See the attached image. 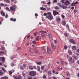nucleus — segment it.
Here are the masks:
<instances>
[{
  "instance_id": "obj_52",
  "label": "nucleus",
  "mask_w": 79,
  "mask_h": 79,
  "mask_svg": "<svg viewBox=\"0 0 79 79\" xmlns=\"http://www.w3.org/2000/svg\"><path fill=\"white\" fill-rule=\"evenodd\" d=\"M12 73H13V72H11V71H9V74H10L11 75V74H12Z\"/></svg>"
},
{
  "instance_id": "obj_54",
  "label": "nucleus",
  "mask_w": 79,
  "mask_h": 79,
  "mask_svg": "<svg viewBox=\"0 0 79 79\" xmlns=\"http://www.w3.org/2000/svg\"><path fill=\"white\" fill-rule=\"evenodd\" d=\"M53 2L54 3H57V2H58V1H57V0H54Z\"/></svg>"
},
{
  "instance_id": "obj_47",
  "label": "nucleus",
  "mask_w": 79,
  "mask_h": 79,
  "mask_svg": "<svg viewBox=\"0 0 79 79\" xmlns=\"http://www.w3.org/2000/svg\"><path fill=\"white\" fill-rule=\"evenodd\" d=\"M66 48H67V46H66V45H65L64 46V49H65V50H66Z\"/></svg>"
},
{
  "instance_id": "obj_5",
  "label": "nucleus",
  "mask_w": 79,
  "mask_h": 79,
  "mask_svg": "<svg viewBox=\"0 0 79 79\" xmlns=\"http://www.w3.org/2000/svg\"><path fill=\"white\" fill-rule=\"evenodd\" d=\"M70 3V2L68 0H66L64 2V4L66 6H69Z\"/></svg>"
},
{
  "instance_id": "obj_4",
  "label": "nucleus",
  "mask_w": 79,
  "mask_h": 79,
  "mask_svg": "<svg viewBox=\"0 0 79 79\" xmlns=\"http://www.w3.org/2000/svg\"><path fill=\"white\" fill-rule=\"evenodd\" d=\"M46 18L47 19H49V20H51V19H53V16L52 15H50L47 16L46 17Z\"/></svg>"
},
{
  "instance_id": "obj_53",
  "label": "nucleus",
  "mask_w": 79,
  "mask_h": 79,
  "mask_svg": "<svg viewBox=\"0 0 79 79\" xmlns=\"http://www.w3.org/2000/svg\"><path fill=\"white\" fill-rule=\"evenodd\" d=\"M61 2L62 4L64 3V0H61Z\"/></svg>"
},
{
  "instance_id": "obj_2",
  "label": "nucleus",
  "mask_w": 79,
  "mask_h": 79,
  "mask_svg": "<svg viewBox=\"0 0 79 79\" xmlns=\"http://www.w3.org/2000/svg\"><path fill=\"white\" fill-rule=\"evenodd\" d=\"M69 61L70 63H74V60L73 59V58L71 57H69Z\"/></svg>"
},
{
  "instance_id": "obj_16",
  "label": "nucleus",
  "mask_w": 79,
  "mask_h": 79,
  "mask_svg": "<svg viewBox=\"0 0 79 79\" xmlns=\"http://www.w3.org/2000/svg\"><path fill=\"white\" fill-rule=\"evenodd\" d=\"M72 50H76V47L75 46H73L72 47Z\"/></svg>"
},
{
  "instance_id": "obj_30",
  "label": "nucleus",
  "mask_w": 79,
  "mask_h": 79,
  "mask_svg": "<svg viewBox=\"0 0 79 79\" xmlns=\"http://www.w3.org/2000/svg\"><path fill=\"white\" fill-rule=\"evenodd\" d=\"M62 24L64 26H65L66 25V22L65 21H63L62 22Z\"/></svg>"
},
{
  "instance_id": "obj_38",
  "label": "nucleus",
  "mask_w": 79,
  "mask_h": 79,
  "mask_svg": "<svg viewBox=\"0 0 79 79\" xmlns=\"http://www.w3.org/2000/svg\"><path fill=\"white\" fill-rule=\"evenodd\" d=\"M37 70L38 71H40V67H37Z\"/></svg>"
},
{
  "instance_id": "obj_36",
  "label": "nucleus",
  "mask_w": 79,
  "mask_h": 79,
  "mask_svg": "<svg viewBox=\"0 0 79 79\" xmlns=\"http://www.w3.org/2000/svg\"><path fill=\"white\" fill-rule=\"evenodd\" d=\"M32 44H36L37 43V42L35 41L34 40L32 41Z\"/></svg>"
},
{
  "instance_id": "obj_24",
  "label": "nucleus",
  "mask_w": 79,
  "mask_h": 79,
  "mask_svg": "<svg viewBox=\"0 0 79 79\" xmlns=\"http://www.w3.org/2000/svg\"><path fill=\"white\" fill-rule=\"evenodd\" d=\"M48 37L50 39H52V34H48Z\"/></svg>"
},
{
  "instance_id": "obj_10",
  "label": "nucleus",
  "mask_w": 79,
  "mask_h": 79,
  "mask_svg": "<svg viewBox=\"0 0 79 79\" xmlns=\"http://www.w3.org/2000/svg\"><path fill=\"white\" fill-rule=\"evenodd\" d=\"M51 46L52 47V48L53 50H56V47L55 46H54V45H53L52 44H51Z\"/></svg>"
},
{
  "instance_id": "obj_8",
  "label": "nucleus",
  "mask_w": 79,
  "mask_h": 79,
  "mask_svg": "<svg viewBox=\"0 0 79 79\" xmlns=\"http://www.w3.org/2000/svg\"><path fill=\"white\" fill-rule=\"evenodd\" d=\"M78 4V2L76 1L75 2H73L71 4H70V6H75L76 5H77Z\"/></svg>"
},
{
  "instance_id": "obj_6",
  "label": "nucleus",
  "mask_w": 79,
  "mask_h": 79,
  "mask_svg": "<svg viewBox=\"0 0 79 79\" xmlns=\"http://www.w3.org/2000/svg\"><path fill=\"white\" fill-rule=\"evenodd\" d=\"M69 42H71L72 44H73L74 45H76V41H75L73 39H70L69 40Z\"/></svg>"
},
{
  "instance_id": "obj_11",
  "label": "nucleus",
  "mask_w": 79,
  "mask_h": 79,
  "mask_svg": "<svg viewBox=\"0 0 79 79\" xmlns=\"http://www.w3.org/2000/svg\"><path fill=\"white\" fill-rule=\"evenodd\" d=\"M42 52H43V53H42L43 54H45V47H43L42 48Z\"/></svg>"
},
{
  "instance_id": "obj_43",
  "label": "nucleus",
  "mask_w": 79,
  "mask_h": 79,
  "mask_svg": "<svg viewBox=\"0 0 79 79\" xmlns=\"http://www.w3.org/2000/svg\"><path fill=\"white\" fill-rule=\"evenodd\" d=\"M44 72H47V71H48V69H45L44 70Z\"/></svg>"
},
{
  "instance_id": "obj_22",
  "label": "nucleus",
  "mask_w": 79,
  "mask_h": 79,
  "mask_svg": "<svg viewBox=\"0 0 79 79\" xmlns=\"http://www.w3.org/2000/svg\"><path fill=\"white\" fill-rule=\"evenodd\" d=\"M56 20L57 21L60 22V21H61V19H60V18H56Z\"/></svg>"
},
{
  "instance_id": "obj_56",
  "label": "nucleus",
  "mask_w": 79,
  "mask_h": 79,
  "mask_svg": "<svg viewBox=\"0 0 79 79\" xmlns=\"http://www.w3.org/2000/svg\"><path fill=\"white\" fill-rule=\"evenodd\" d=\"M8 15L7 14H6V16H5V18H8Z\"/></svg>"
},
{
  "instance_id": "obj_1",
  "label": "nucleus",
  "mask_w": 79,
  "mask_h": 79,
  "mask_svg": "<svg viewBox=\"0 0 79 79\" xmlns=\"http://www.w3.org/2000/svg\"><path fill=\"white\" fill-rule=\"evenodd\" d=\"M29 74L30 76L34 77L37 75V72L34 71H31L29 72Z\"/></svg>"
},
{
  "instance_id": "obj_13",
  "label": "nucleus",
  "mask_w": 79,
  "mask_h": 79,
  "mask_svg": "<svg viewBox=\"0 0 79 79\" xmlns=\"http://www.w3.org/2000/svg\"><path fill=\"white\" fill-rule=\"evenodd\" d=\"M1 14L2 16H5V13L3 11H2L1 12Z\"/></svg>"
},
{
  "instance_id": "obj_17",
  "label": "nucleus",
  "mask_w": 79,
  "mask_h": 79,
  "mask_svg": "<svg viewBox=\"0 0 79 79\" xmlns=\"http://www.w3.org/2000/svg\"><path fill=\"white\" fill-rule=\"evenodd\" d=\"M2 63H3L5 62V58L4 57H2Z\"/></svg>"
},
{
  "instance_id": "obj_42",
  "label": "nucleus",
  "mask_w": 79,
  "mask_h": 79,
  "mask_svg": "<svg viewBox=\"0 0 79 79\" xmlns=\"http://www.w3.org/2000/svg\"><path fill=\"white\" fill-rule=\"evenodd\" d=\"M47 15H52V13L50 12H49L47 13Z\"/></svg>"
},
{
  "instance_id": "obj_12",
  "label": "nucleus",
  "mask_w": 79,
  "mask_h": 79,
  "mask_svg": "<svg viewBox=\"0 0 79 79\" xmlns=\"http://www.w3.org/2000/svg\"><path fill=\"white\" fill-rule=\"evenodd\" d=\"M0 79H8V77L6 76H4L2 77Z\"/></svg>"
},
{
  "instance_id": "obj_61",
  "label": "nucleus",
  "mask_w": 79,
  "mask_h": 79,
  "mask_svg": "<svg viewBox=\"0 0 79 79\" xmlns=\"http://www.w3.org/2000/svg\"><path fill=\"white\" fill-rule=\"evenodd\" d=\"M28 79H32V77H28Z\"/></svg>"
},
{
  "instance_id": "obj_62",
  "label": "nucleus",
  "mask_w": 79,
  "mask_h": 79,
  "mask_svg": "<svg viewBox=\"0 0 79 79\" xmlns=\"http://www.w3.org/2000/svg\"><path fill=\"white\" fill-rule=\"evenodd\" d=\"M33 34L35 36H36L37 35V33H34Z\"/></svg>"
},
{
  "instance_id": "obj_34",
  "label": "nucleus",
  "mask_w": 79,
  "mask_h": 79,
  "mask_svg": "<svg viewBox=\"0 0 79 79\" xmlns=\"http://www.w3.org/2000/svg\"><path fill=\"white\" fill-rule=\"evenodd\" d=\"M3 73L1 72V71H0V76H3Z\"/></svg>"
},
{
  "instance_id": "obj_25",
  "label": "nucleus",
  "mask_w": 79,
  "mask_h": 79,
  "mask_svg": "<svg viewBox=\"0 0 79 79\" xmlns=\"http://www.w3.org/2000/svg\"><path fill=\"white\" fill-rule=\"evenodd\" d=\"M73 58L74 60H77V56H73Z\"/></svg>"
},
{
  "instance_id": "obj_60",
  "label": "nucleus",
  "mask_w": 79,
  "mask_h": 79,
  "mask_svg": "<svg viewBox=\"0 0 79 79\" xmlns=\"http://www.w3.org/2000/svg\"><path fill=\"white\" fill-rule=\"evenodd\" d=\"M11 66H15V64H13V63H12L11 64Z\"/></svg>"
},
{
  "instance_id": "obj_9",
  "label": "nucleus",
  "mask_w": 79,
  "mask_h": 79,
  "mask_svg": "<svg viewBox=\"0 0 79 79\" xmlns=\"http://www.w3.org/2000/svg\"><path fill=\"white\" fill-rule=\"evenodd\" d=\"M59 13L56 11V10H53V14L54 16H56V15H58Z\"/></svg>"
},
{
  "instance_id": "obj_7",
  "label": "nucleus",
  "mask_w": 79,
  "mask_h": 79,
  "mask_svg": "<svg viewBox=\"0 0 79 79\" xmlns=\"http://www.w3.org/2000/svg\"><path fill=\"white\" fill-rule=\"evenodd\" d=\"M47 52L49 54H51V53H52V51H51V50L49 47H47Z\"/></svg>"
},
{
  "instance_id": "obj_41",
  "label": "nucleus",
  "mask_w": 79,
  "mask_h": 79,
  "mask_svg": "<svg viewBox=\"0 0 79 79\" xmlns=\"http://www.w3.org/2000/svg\"><path fill=\"white\" fill-rule=\"evenodd\" d=\"M6 10H8L9 11H10V9L8 7H6Z\"/></svg>"
},
{
  "instance_id": "obj_21",
  "label": "nucleus",
  "mask_w": 79,
  "mask_h": 79,
  "mask_svg": "<svg viewBox=\"0 0 79 79\" xmlns=\"http://www.w3.org/2000/svg\"><path fill=\"white\" fill-rule=\"evenodd\" d=\"M62 8L63 9H67L68 8V7L66 6H62Z\"/></svg>"
},
{
  "instance_id": "obj_26",
  "label": "nucleus",
  "mask_w": 79,
  "mask_h": 79,
  "mask_svg": "<svg viewBox=\"0 0 79 79\" xmlns=\"http://www.w3.org/2000/svg\"><path fill=\"white\" fill-rule=\"evenodd\" d=\"M43 79H46L47 77H46V75H45V74L43 75Z\"/></svg>"
},
{
  "instance_id": "obj_31",
  "label": "nucleus",
  "mask_w": 79,
  "mask_h": 79,
  "mask_svg": "<svg viewBox=\"0 0 79 79\" xmlns=\"http://www.w3.org/2000/svg\"><path fill=\"white\" fill-rule=\"evenodd\" d=\"M4 1H5V2H8V3H10V1L9 0H4Z\"/></svg>"
},
{
  "instance_id": "obj_18",
  "label": "nucleus",
  "mask_w": 79,
  "mask_h": 79,
  "mask_svg": "<svg viewBox=\"0 0 79 79\" xmlns=\"http://www.w3.org/2000/svg\"><path fill=\"white\" fill-rule=\"evenodd\" d=\"M2 69V70L3 71V73H6V70H5V68H4L3 67H2L1 68Z\"/></svg>"
},
{
  "instance_id": "obj_63",
  "label": "nucleus",
  "mask_w": 79,
  "mask_h": 79,
  "mask_svg": "<svg viewBox=\"0 0 79 79\" xmlns=\"http://www.w3.org/2000/svg\"><path fill=\"white\" fill-rule=\"evenodd\" d=\"M71 9L72 10H74V6L72 7Z\"/></svg>"
},
{
  "instance_id": "obj_44",
  "label": "nucleus",
  "mask_w": 79,
  "mask_h": 79,
  "mask_svg": "<svg viewBox=\"0 0 79 79\" xmlns=\"http://www.w3.org/2000/svg\"><path fill=\"white\" fill-rule=\"evenodd\" d=\"M55 9H56V10H59V8L58 6H56L55 7Z\"/></svg>"
},
{
  "instance_id": "obj_40",
  "label": "nucleus",
  "mask_w": 79,
  "mask_h": 79,
  "mask_svg": "<svg viewBox=\"0 0 79 79\" xmlns=\"http://www.w3.org/2000/svg\"><path fill=\"white\" fill-rule=\"evenodd\" d=\"M39 36H37L36 38H35V39L37 41H38V40H39Z\"/></svg>"
},
{
  "instance_id": "obj_50",
  "label": "nucleus",
  "mask_w": 79,
  "mask_h": 79,
  "mask_svg": "<svg viewBox=\"0 0 79 79\" xmlns=\"http://www.w3.org/2000/svg\"><path fill=\"white\" fill-rule=\"evenodd\" d=\"M54 43H55V44H56V43H57V42H58V41H57V40H54Z\"/></svg>"
},
{
  "instance_id": "obj_35",
  "label": "nucleus",
  "mask_w": 79,
  "mask_h": 79,
  "mask_svg": "<svg viewBox=\"0 0 79 79\" xmlns=\"http://www.w3.org/2000/svg\"><path fill=\"white\" fill-rule=\"evenodd\" d=\"M23 68H26L27 66H26V64H23Z\"/></svg>"
},
{
  "instance_id": "obj_64",
  "label": "nucleus",
  "mask_w": 79,
  "mask_h": 79,
  "mask_svg": "<svg viewBox=\"0 0 79 79\" xmlns=\"http://www.w3.org/2000/svg\"><path fill=\"white\" fill-rule=\"evenodd\" d=\"M76 51L77 52H78V53H79V49H77Z\"/></svg>"
},
{
  "instance_id": "obj_27",
  "label": "nucleus",
  "mask_w": 79,
  "mask_h": 79,
  "mask_svg": "<svg viewBox=\"0 0 79 79\" xmlns=\"http://www.w3.org/2000/svg\"><path fill=\"white\" fill-rule=\"evenodd\" d=\"M41 36L42 38H44V37H45V34H44V33H42L41 34Z\"/></svg>"
},
{
  "instance_id": "obj_3",
  "label": "nucleus",
  "mask_w": 79,
  "mask_h": 79,
  "mask_svg": "<svg viewBox=\"0 0 79 79\" xmlns=\"http://www.w3.org/2000/svg\"><path fill=\"white\" fill-rule=\"evenodd\" d=\"M16 7V6L15 5H13L12 6H11L10 7V9L11 11H15V8Z\"/></svg>"
},
{
  "instance_id": "obj_23",
  "label": "nucleus",
  "mask_w": 79,
  "mask_h": 79,
  "mask_svg": "<svg viewBox=\"0 0 79 79\" xmlns=\"http://www.w3.org/2000/svg\"><path fill=\"white\" fill-rule=\"evenodd\" d=\"M48 75H50V76H51L52 75V71H49L48 72Z\"/></svg>"
},
{
  "instance_id": "obj_32",
  "label": "nucleus",
  "mask_w": 79,
  "mask_h": 79,
  "mask_svg": "<svg viewBox=\"0 0 79 79\" xmlns=\"http://www.w3.org/2000/svg\"><path fill=\"white\" fill-rule=\"evenodd\" d=\"M40 32L43 33H47V32L46 31H40Z\"/></svg>"
},
{
  "instance_id": "obj_14",
  "label": "nucleus",
  "mask_w": 79,
  "mask_h": 79,
  "mask_svg": "<svg viewBox=\"0 0 79 79\" xmlns=\"http://www.w3.org/2000/svg\"><path fill=\"white\" fill-rule=\"evenodd\" d=\"M10 20L11 21H14V22H15L16 21V19H14L13 18H11L10 19Z\"/></svg>"
},
{
  "instance_id": "obj_51",
  "label": "nucleus",
  "mask_w": 79,
  "mask_h": 79,
  "mask_svg": "<svg viewBox=\"0 0 79 79\" xmlns=\"http://www.w3.org/2000/svg\"><path fill=\"white\" fill-rule=\"evenodd\" d=\"M64 35H65V36L66 37H67V36H68V34L67 33H64Z\"/></svg>"
},
{
  "instance_id": "obj_49",
  "label": "nucleus",
  "mask_w": 79,
  "mask_h": 79,
  "mask_svg": "<svg viewBox=\"0 0 79 79\" xmlns=\"http://www.w3.org/2000/svg\"><path fill=\"white\" fill-rule=\"evenodd\" d=\"M77 12V10H74V13H76V12Z\"/></svg>"
},
{
  "instance_id": "obj_57",
  "label": "nucleus",
  "mask_w": 79,
  "mask_h": 79,
  "mask_svg": "<svg viewBox=\"0 0 79 79\" xmlns=\"http://www.w3.org/2000/svg\"><path fill=\"white\" fill-rule=\"evenodd\" d=\"M41 3H43V4H45V2L44 1H41Z\"/></svg>"
},
{
  "instance_id": "obj_28",
  "label": "nucleus",
  "mask_w": 79,
  "mask_h": 79,
  "mask_svg": "<svg viewBox=\"0 0 79 79\" xmlns=\"http://www.w3.org/2000/svg\"><path fill=\"white\" fill-rule=\"evenodd\" d=\"M5 50V47L3 46L1 48V50Z\"/></svg>"
},
{
  "instance_id": "obj_55",
  "label": "nucleus",
  "mask_w": 79,
  "mask_h": 79,
  "mask_svg": "<svg viewBox=\"0 0 79 79\" xmlns=\"http://www.w3.org/2000/svg\"><path fill=\"white\" fill-rule=\"evenodd\" d=\"M33 69H36V67L35 66H33Z\"/></svg>"
},
{
  "instance_id": "obj_15",
  "label": "nucleus",
  "mask_w": 79,
  "mask_h": 79,
  "mask_svg": "<svg viewBox=\"0 0 79 79\" xmlns=\"http://www.w3.org/2000/svg\"><path fill=\"white\" fill-rule=\"evenodd\" d=\"M57 5H58L60 7V8H62V5H61V4L60 2H58L57 3Z\"/></svg>"
},
{
  "instance_id": "obj_46",
  "label": "nucleus",
  "mask_w": 79,
  "mask_h": 79,
  "mask_svg": "<svg viewBox=\"0 0 79 79\" xmlns=\"http://www.w3.org/2000/svg\"><path fill=\"white\" fill-rule=\"evenodd\" d=\"M3 53H4V52L3 51H0V55H1V54H3Z\"/></svg>"
},
{
  "instance_id": "obj_20",
  "label": "nucleus",
  "mask_w": 79,
  "mask_h": 79,
  "mask_svg": "<svg viewBox=\"0 0 79 79\" xmlns=\"http://www.w3.org/2000/svg\"><path fill=\"white\" fill-rule=\"evenodd\" d=\"M40 9L41 10H44V11L46 10V8H44L43 7H40Z\"/></svg>"
},
{
  "instance_id": "obj_29",
  "label": "nucleus",
  "mask_w": 79,
  "mask_h": 79,
  "mask_svg": "<svg viewBox=\"0 0 79 79\" xmlns=\"http://www.w3.org/2000/svg\"><path fill=\"white\" fill-rule=\"evenodd\" d=\"M29 68L31 70H33V67H32V66H29Z\"/></svg>"
},
{
  "instance_id": "obj_45",
  "label": "nucleus",
  "mask_w": 79,
  "mask_h": 79,
  "mask_svg": "<svg viewBox=\"0 0 79 79\" xmlns=\"http://www.w3.org/2000/svg\"><path fill=\"white\" fill-rule=\"evenodd\" d=\"M0 5L1 6H4V4L3 3H1Z\"/></svg>"
},
{
  "instance_id": "obj_59",
  "label": "nucleus",
  "mask_w": 79,
  "mask_h": 79,
  "mask_svg": "<svg viewBox=\"0 0 79 79\" xmlns=\"http://www.w3.org/2000/svg\"><path fill=\"white\" fill-rule=\"evenodd\" d=\"M50 3H51V2H50V1L48 2L47 3L48 5H50Z\"/></svg>"
},
{
  "instance_id": "obj_33",
  "label": "nucleus",
  "mask_w": 79,
  "mask_h": 79,
  "mask_svg": "<svg viewBox=\"0 0 79 79\" xmlns=\"http://www.w3.org/2000/svg\"><path fill=\"white\" fill-rule=\"evenodd\" d=\"M68 53L69 55H72V52H71V51H69L68 52Z\"/></svg>"
},
{
  "instance_id": "obj_39",
  "label": "nucleus",
  "mask_w": 79,
  "mask_h": 79,
  "mask_svg": "<svg viewBox=\"0 0 79 79\" xmlns=\"http://www.w3.org/2000/svg\"><path fill=\"white\" fill-rule=\"evenodd\" d=\"M44 68H45V67H44V66H42L41 67V69L42 70H44Z\"/></svg>"
},
{
  "instance_id": "obj_19",
  "label": "nucleus",
  "mask_w": 79,
  "mask_h": 79,
  "mask_svg": "<svg viewBox=\"0 0 79 79\" xmlns=\"http://www.w3.org/2000/svg\"><path fill=\"white\" fill-rule=\"evenodd\" d=\"M36 63L38 65H40L42 64V62L41 61L36 62Z\"/></svg>"
},
{
  "instance_id": "obj_37",
  "label": "nucleus",
  "mask_w": 79,
  "mask_h": 79,
  "mask_svg": "<svg viewBox=\"0 0 79 79\" xmlns=\"http://www.w3.org/2000/svg\"><path fill=\"white\" fill-rule=\"evenodd\" d=\"M20 69H21V70H23V69H24V67H23V66H20Z\"/></svg>"
},
{
  "instance_id": "obj_58",
  "label": "nucleus",
  "mask_w": 79,
  "mask_h": 79,
  "mask_svg": "<svg viewBox=\"0 0 79 79\" xmlns=\"http://www.w3.org/2000/svg\"><path fill=\"white\" fill-rule=\"evenodd\" d=\"M43 15L44 16H47V13H45L43 14Z\"/></svg>"
},
{
  "instance_id": "obj_48",
  "label": "nucleus",
  "mask_w": 79,
  "mask_h": 79,
  "mask_svg": "<svg viewBox=\"0 0 79 79\" xmlns=\"http://www.w3.org/2000/svg\"><path fill=\"white\" fill-rule=\"evenodd\" d=\"M52 78L53 79H57V78H56V77H54V76L52 77Z\"/></svg>"
}]
</instances>
